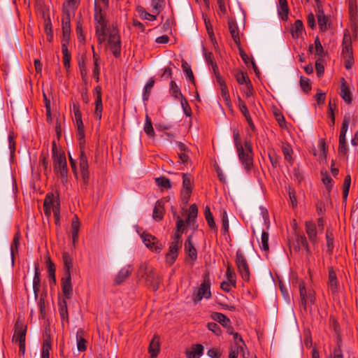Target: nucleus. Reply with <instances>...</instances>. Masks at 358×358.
<instances>
[{"mask_svg":"<svg viewBox=\"0 0 358 358\" xmlns=\"http://www.w3.org/2000/svg\"><path fill=\"white\" fill-rule=\"evenodd\" d=\"M94 20L96 22V36L97 37V41L99 44H101L106 39L107 32L111 30L112 28L108 27L106 15L101 9L98 10L96 8Z\"/></svg>","mask_w":358,"mask_h":358,"instance_id":"obj_1","label":"nucleus"},{"mask_svg":"<svg viewBox=\"0 0 358 358\" xmlns=\"http://www.w3.org/2000/svg\"><path fill=\"white\" fill-rule=\"evenodd\" d=\"M52 152L55 171L57 173H59L61 177L66 178L68 174L66 159L64 153L58 154L57 148L55 141L52 143Z\"/></svg>","mask_w":358,"mask_h":358,"instance_id":"obj_2","label":"nucleus"},{"mask_svg":"<svg viewBox=\"0 0 358 358\" xmlns=\"http://www.w3.org/2000/svg\"><path fill=\"white\" fill-rule=\"evenodd\" d=\"M239 160L247 171H250L253 165L252 147L250 141L245 140L244 145L236 148Z\"/></svg>","mask_w":358,"mask_h":358,"instance_id":"obj_3","label":"nucleus"},{"mask_svg":"<svg viewBox=\"0 0 358 358\" xmlns=\"http://www.w3.org/2000/svg\"><path fill=\"white\" fill-rule=\"evenodd\" d=\"M138 274L145 277L146 285L156 291L159 287L160 278L156 275L151 268H148L145 264L141 265L138 270Z\"/></svg>","mask_w":358,"mask_h":358,"instance_id":"obj_4","label":"nucleus"},{"mask_svg":"<svg viewBox=\"0 0 358 358\" xmlns=\"http://www.w3.org/2000/svg\"><path fill=\"white\" fill-rule=\"evenodd\" d=\"M108 35V45L115 57L120 56L121 53V40L118 30L113 27L112 29L107 32Z\"/></svg>","mask_w":358,"mask_h":358,"instance_id":"obj_5","label":"nucleus"},{"mask_svg":"<svg viewBox=\"0 0 358 358\" xmlns=\"http://www.w3.org/2000/svg\"><path fill=\"white\" fill-rule=\"evenodd\" d=\"M236 264L243 280L249 281L250 275L249 265L243 252L239 250L236 252Z\"/></svg>","mask_w":358,"mask_h":358,"instance_id":"obj_6","label":"nucleus"},{"mask_svg":"<svg viewBox=\"0 0 358 358\" xmlns=\"http://www.w3.org/2000/svg\"><path fill=\"white\" fill-rule=\"evenodd\" d=\"M299 288L301 298V304L303 306L304 310H306V307L308 303L313 304L315 303V292L312 289L307 291L303 281L300 282Z\"/></svg>","mask_w":358,"mask_h":358,"instance_id":"obj_7","label":"nucleus"},{"mask_svg":"<svg viewBox=\"0 0 358 358\" xmlns=\"http://www.w3.org/2000/svg\"><path fill=\"white\" fill-rule=\"evenodd\" d=\"M145 245L152 252L159 253L162 250V245L158 241L157 238L150 234L143 232L141 235Z\"/></svg>","mask_w":358,"mask_h":358,"instance_id":"obj_8","label":"nucleus"},{"mask_svg":"<svg viewBox=\"0 0 358 358\" xmlns=\"http://www.w3.org/2000/svg\"><path fill=\"white\" fill-rule=\"evenodd\" d=\"M185 252L186 253V262L193 266L197 259V251L192 241V236H189L185 242Z\"/></svg>","mask_w":358,"mask_h":358,"instance_id":"obj_9","label":"nucleus"},{"mask_svg":"<svg viewBox=\"0 0 358 358\" xmlns=\"http://www.w3.org/2000/svg\"><path fill=\"white\" fill-rule=\"evenodd\" d=\"M192 192V178L189 174L182 173V200L187 203Z\"/></svg>","mask_w":358,"mask_h":358,"instance_id":"obj_10","label":"nucleus"},{"mask_svg":"<svg viewBox=\"0 0 358 358\" xmlns=\"http://www.w3.org/2000/svg\"><path fill=\"white\" fill-rule=\"evenodd\" d=\"M211 297L210 292V282L208 278L205 279L201 284L195 296H193V300L195 302L200 301L203 298L210 299Z\"/></svg>","mask_w":358,"mask_h":358,"instance_id":"obj_11","label":"nucleus"},{"mask_svg":"<svg viewBox=\"0 0 358 358\" xmlns=\"http://www.w3.org/2000/svg\"><path fill=\"white\" fill-rule=\"evenodd\" d=\"M80 171L81 173V177L83 180V182L85 185H87L89 182V171H88V162L86 155H85L83 150L80 151Z\"/></svg>","mask_w":358,"mask_h":358,"instance_id":"obj_12","label":"nucleus"},{"mask_svg":"<svg viewBox=\"0 0 358 358\" xmlns=\"http://www.w3.org/2000/svg\"><path fill=\"white\" fill-rule=\"evenodd\" d=\"M133 270V266L130 264L122 267L115 276L114 284L116 285H121L131 275Z\"/></svg>","mask_w":358,"mask_h":358,"instance_id":"obj_13","label":"nucleus"},{"mask_svg":"<svg viewBox=\"0 0 358 358\" xmlns=\"http://www.w3.org/2000/svg\"><path fill=\"white\" fill-rule=\"evenodd\" d=\"M12 341L13 343L18 345L19 352L20 353L22 351V323L20 318L15 324Z\"/></svg>","mask_w":358,"mask_h":358,"instance_id":"obj_14","label":"nucleus"},{"mask_svg":"<svg viewBox=\"0 0 358 358\" xmlns=\"http://www.w3.org/2000/svg\"><path fill=\"white\" fill-rule=\"evenodd\" d=\"M342 47V55L343 58L353 57L351 36L348 31L344 34Z\"/></svg>","mask_w":358,"mask_h":358,"instance_id":"obj_15","label":"nucleus"},{"mask_svg":"<svg viewBox=\"0 0 358 358\" xmlns=\"http://www.w3.org/2000/svg\"><path fill=\"white\" fill-rule=\"evenodd\" d=\"M228 27L231 36L234 40V43H236V45H239V43H241V31L234 19L230 18L228 20Z\"/></svg>","mask_w":358,"mask_h":358,"instance_id":"obj_16","label":"nucleus"},{"mask_svg":"<svg viewBox=\"0 0 358 358\" xmlns=\"http://www.w3.org/2000/svg\"><path fill=\"white\" fill-rule=\"evenodd\" d=\"M62 289L65 297L64 299H71L73 295L71 275H65L62 279Z\"/></svg>","mask_w":358,"mask_h":358,"instance_id":"obj_17","label":"nucleus"},{"mask_svg":"<svg viewBox=\"0 0 358 358\" xmlns=\"http://www.w3.org/2000/svg\"><path fill=\"white\" fill-rule=\"evenodd\" d=\"M216 80L218 84L220 85L221 96L222 98L223 99V101L227 106H230L231 99L228 87L225 83V81L223 80V78L220 76V74L216 75Z\"/></svg>","mask_w":358,"mask_h":358,"instance_id":"obj_18","label":"nucleus"},{"mask_svg":"<svg viewBox=\"0 0 358 358\" xmlns=\"http://www.w3.org/2000/svg\"><path fill=\"white\" fill-rule=\"evenodd\" d=\"M55 203H57V197L55 196L54 194L52 192H49L46 194L45 198L44 199L43 202V208L45 209V213L46 215H50L51 211V208L53 209L55 208H57L55 206ZM58 205V203H57Z\"/></svg>","mask_w":358,"mask_h":358,"instance_id":"obj_19","label":"nucleus"},{"mask_svg":"<svg viewBox=\"0 0 358 358\" xmlns=\"http://www.w3.org/2000/svg\"><path fill=\"white\" fill-rule=\"evenodd\" d=\"M306 232L313 244L317 243V229L315 224L312 221H307L305 223Z\"/></svg>","mask_w":358,"mask_h":358,"instance_id":"obj_20","label":"nucleus"},{"mask_svg":"<svg viewBox=\"0 0 358 358\" xmlns=\"http://www.w3.org/2000/svg\"><path fill=\"white\" fill-rule=\"evenodd\" d=\"M203 352V346L201 344H195L187 350L185 353L187 358H199Z\"/></svg>","mask_w":358,"mask_h":358,"instance_id":"obj_21","label":"nucleus"},{"mask_svg":"<svg viewBox=\"0 0 358 358\" xmlns=\"http://www.w3.org/2000/svg\"><path fill=\"white\" fill-rule=\"evenodd\" d=\"M20 239H21V233L20 229L18 228L17 231L14 236L13 242L10 245V255L12 258V262H14V258L15 254L18 252V248L20 245Z\"/></svg>","mask_w":358,"mask_h":358,"instance_id":"obj_22","label":"nucleus"},{"mask_svg":"<svg viewBox=\"0 0 358 358\" xmlns=\"http://www.w3.org/2000/svg\"><path fill=\"white\" fill-rule=\"evenodd\" d=\"M164 202L162 200H159L156 202L153 213L152 217L155 220H162L164 215Z\"/></svg>","mask_w":358,"mask_h":358,"instance_id":"obj_23","label":"nucleus"},{"mask_svg":"<svg viewBox=\"0 0 358 358\" xmlns=\"http://www.w3.org/2000/svg\"><path fill=\"white\" fill-rule=\"evenodd\" d=\"M329 287L333 294H336L338 289V284L336 273L332 268L329 270Z\"/></svg>","mask_w":358,"mask_h":358,"instance_id":"obj_24","label":"nucleus"},{"mask_svg":"<svg viewBox=\"0 0 358 358\" xmlns=\"http://www.w3.org/2000/svg\"><path fill=\"white\" fill-rule=\"evenodd\" d=\"M340 95L346 103L350 104L352 103L351 93L344 78H342Z\"/></svg>","mask_w":358,"mask_h":358,"instance_id":"obj_25","label":"nucleus"},{"mask_svg":"<svg viewBox=\"0 0 358 358\" xmlns=\"http://www.w3.org/2000/svg\"><path fill=\"white\" fill-rule=\"evenodd\" d=\"M303 31V24L300 20H296L291 28V34L293 38H298Z\"/></svg>","mask_w":358,"mask_h":358,"instance_id":"obj_26","label":"nucleus"},{"mask_svg":"<svg viewBox=\"0 0 358 358\" xmlns=\"http://www.w3.org/2000/svg\"><path fill=\"white\" fill-rule=\"evenodd\" d=\"M278 15L282 20H287L289 14V8L287 0H279L278 9Z\"/></svg>","mask_w":358,"mask_h":358,"instance_id":"obj_27","label":"nucleus"},{"mask_svg":"<svg viewBox=\"0 0 358 358\" xmlns=\"http://www.w3.org/2000/svg\"><path fill=\"white\" fill-rule=\"evenodd\" d=\"M62 259L64 262V275H71V269L73 267L72 258L68 252H63Z\"/></svg>","mask_w":358,"mask_h":358,"instance_id":"obj_28","label":"nucleus"},{"mask_svg":"<svg viewBox=\"0 0 358 358\" xmlns=\"http://www.w3.org/2000/svg\"><path fill=\"white\" fill-rule=\"evenodd\" d=\"M59 312L62 322L64 323L66 322V323H69L68 308L66 299H63L62 301H59Z\"/></svg>","mask_w":358,"mask_h":358,"instance_id":"obj_29","label":"nucleus"},{"mask_svg":"<svg viewBox=\"0 0 358 358\" xmlns=\"http://www.w3.org/2000/svg\"><path fill=\"white\" fill-rule=\"evenodd\" d=\"M80 225L78 217L77 215H75L71 221L72 240L73 244L78 241Z\"/></svg>","mask_w":358,"mask_h":358,"instance_id":"obj_30","label":"nucleus"},{"mask_svg":"<svg viewBox=\"0 0 358 358\" xmlns=\"http://www.w3.org/2000/svg\"><path fill=\"white\" fill-rule=\"evenodd\" d=\"M159 352V338L155 336L149 345V353L151 355V358H156Z\"/></svg>","mask_w":358,"mask_h":358,"instance_id":"obj_31","label":"nucleus"},{"mask_svg":"<svg viewBox=\"0 0 358 358\" xmlns=\"http://www.w3.org/2000/svg\"><path fill=\"white\" fill-rule=\"evenodd\" d=\"M319 28L321 31L325 32L331 27V22L327 15L320 16L317 18Z\"/></svg>","mask_w":358,"mask_h":358,"instance_id":"obj_32","label":"nucleus"},{"mask_svg":"<svg viewBox=\"0 0 358 358\" xmlns=\"http://www.w3.org/2000/svg\"><path fill=\"white\" fill-rule=\"evenodd\" d=\"M212 318L220 323L223 327H227L231 323L230 320L224 314L221 313H213L212 314Z\"/></svg>","mask_w":358,"mask_h":358,"instance_id":"obj_33","label":"nucleus"},{"mask_svg":"<svg viewBox=\"0 0 358 358\" xmlns=\"http://www.w3.org/2000/svg\"><path fill=\"white\" fill-rule=\"evenodd\" d=\"M93 50V59H94V69L92 71L93 76L96 81L98 83L99 81V71L100 67L99 64V57L95 54L94 46H92Z\"/></svg>","mask_w":358,"mask_h":358,"instance_id":"obj_34","label":"nucleus"},{"mask_svg":"<svg viewBox=\"0 0 358 358\" xmlns=\"http://www.w3.org/2000/svg\"><path fill=\"white\" fill-rule=\"evenodd\" d=\"M83 331L82 330L78 331L76 334L77 348L78 350L80 352H84L87 349V341L84 338H83Z\"/></svg>","mask_w":358,"mask_h":358,"instance_id":"obj_35","label":"nucleus"},{"mask_svg":"<svg viewBox=\"0 0 358 358\" xmlns=\"http://www.w3.org/2000/svg\"><path fill=\"white\" fill-rule=\"evenodd\" d=\"M222 232L223 235H227L229 234V220L228 216L226 210H223L222 214Z\"/></svg>","mask_w":358,"mask_h":358,"instance_id":"obj_36","label":"nucleus"},{"mask_svg":"<svg viewBox=\"0 0 358 358\" xmlns=\"http://www.w3.org/2000/svg\"><path fill=\"white\" fill-rule=\"evenodd\" d=\"M164 0H152L151 6L152 8V13L155 14H159L164 7Z\"/></svg>","mask_w":358,"mask_h":358,"instance_id":"obj_37","label":"nucleus"},{"mask_svg":"<svg viewBox=\"0 0 358 358\" xmlns=\"http://www.w3.org/2000/svg\"><path fill=\"white\" fill-rule=\"evenodd\" d=\"M144 131L146 133L148 136H149L151 138H153L155 136V131L152 124L151 120L148 115H145Z\"/></svg>","mask_w":358,"mask_h":358,"instance_id":"obj_38","label":"nucleus"},{"mask_svg":"<svg viewBox=\"0 0 358 358\" xmlns=\"http://www.w3.org/2000/svg\"><path fill=\"white\" fill-rule=\"evenodd\" d=\"M63 62L64 66L66 70L70 69V62L71 59V53L68 50L67 47L62 45Z\"/></svg>","mask_w":358,"mask_h":358,"instance_id":"obj_39","label":"nucleus"},{"mask_svg":"<svg viewBox=\"0 0 358 358\" xmlns=\"http://www.w3.org/2000/svg\"><path fill=\"white\" fill-rule=\"evenodd\" d=\"M203 50H204V57H205V59H206V62L209 64V65H211L213 69V71L215 73V76L217 74H219L217 73V64L214 62L213 59H214V57H213V55L212 52H206V50L205 48H203Z\"/></svg>","mask_w":358,"mask_h":358,"instance_id":"obj_40","label":"nucleus"},{"mask_svg":"<svg viewBox=\"0 0 358 358\" xmlns=\"http://www.w3.org/2000/svg\"><path fill=\"white\" fill-rule=\"evenodd\" d=\"M350 184H351V177L350 175H347L345 177L344 182H343V199L344 201H346L348 199Z\"/></svg>","mask_w":358,"mask_h":358,"instance_id":"obj_41","label":"nucleus"},{"mask_svg":"<svg viewBox=\"0 0 358 358\" xmlns=\"http://www.w3.org/2000/svg\"><path fill=\"white\" fill-rule=\"evenodd\" d=\"M170 90H171V93L172 94V96L176 99H181L182 97H183L184 96L182 94L179 87H178V85H176V83L174 82V81H171L170 83Z\"/></svg>","mask_w":358,"mask_h":358,"instance_id":"obj_42","label":"nucleus"},{"mask_svg":"<svg viewBox=\"0 0 358 358\" xmlns=\"http://www.w3.org/2000/svg\"><path fill=\"white\" fill-rule=\"evenodd\" d=\"M282 151L284 155L285 159L289 162H292V153L293 150L290 145L289 144H283L282 146Z\"/></svg>","mask_w":358,"mask_h":358,"instance_id":"obj_43","label":"nucleus"},{"mask_svg":"<svg viewBox=\"0 0 358 358\" xmlns=\"http://www.w3.org/2000/svg\"><path fill=\"white\" fill-rule=\"evenodd\" d=\"M350 116L349 115L344 116L343 122H342V125H341V131H340L339 137H345L346 133L348 131V127L350 124Z\"/></svg>","mask_w":358,"mask_h":358,"instance_id":"obj_44","label":"nucleus"},{"mask_svg":"<svg viewBox=\"0 0 358 358\" xmlns=\"http://www.w3.org/2000/svg\"><path fill=\"white\" fill-rule=\"evenodd\" d=\"M198 214V208L196 204H192L189 207L188 217L186 220L187 223H190L195 220Z\"/></svg>","mask_w":358,"mask_h":358,"instance_id":"obj_45","label":"nucleus"},{"mask_svg":"<svg viewBox=\"0 0 358 358\" xmlns=\"http://www.w3.org/2000/svg\"><path fill=\"white\" fill-rule=\"evenodd\" d=\"M78 66H79L82 79L83 80H85L87 75V69H86L85 57V56H83L78 60Z\"/></svg>","mask_w":358,"mask_h":358,"instance_id":"obj_46","label":"nucleus"},{"mask_svg":"<svg viewBox=\"0 0 358 358\" xmlns=\"http://www.w3.org/2000/svg\"><path fill=\"white\" fill-rule=\"evenodd\" d=\"M154 84H155V80L152 78L150 79L148 81V83L145 84V85L144 87V93H143V101L148 100L150 90L152 88V87L154 86Z\"/></svg>","mask_w":358,"mask_h":358,"instance_id":"obj_47","label":"nucleus"},{"mask_svg":"<svg viewBox=\"0 0 358 358\" xmlns=\"http://www.w3.org/2000/svg\"><path fill=\"white\" fill-rule=\"evenodd\" d=\"M237 47H238V50H239L240 56L242 58V59L244 61V62L245 64H248V62L250 61L252 64L253 68L255 69V70H256L257 69V66H256V64H255V62L253 60H252L248 57V55L244 52V50H243V48L241 47V43H239V45H237Z\"/></svg>","mask_w":358,"mask_h":358,"instance_id":"obj_48","label":"nucleus"},{"mask_svg":"<svg viewBox=\"0 0 358 358\" xmlns=\"http://www.w3.org/2000/svg\"><path fill=\"white\" fill-rule=\"evenodd\" d=\"M62 31L63 33H70L71 32V21L69 15H66L62 20Z\"/></svg>","mask_w":358,"mask_h":358,"instance_id":"obj_49","label":"nucleus"},{"mask_svg":"<svg viewBox=\"0 0 358 358\" xmlns=\"http://www.w3.org/2000/svg\"><path fill=\"white\" fill-rule=\"evenodd\" d=\"M102 110H103L102 99L95 100L94 116H95V118L99 121H100L101 119Z\"/></svg>","mask_w":358,"mask_h":358,"instance_id":"obj_50","label":"nucleus"},{"mask_svg":"<svg viewBox=\"0 0 358 358\" xmlns=\"http://www.w3.org/2000/svg\"><path fill=\"white\" fill-rule=\"evenodd\" d=\"M182 68L184 72L185 73L186 77L189 78L192 83H194V77L192 71L187 62L182 61Z\"/></svg>","mask_w":358,"mask_h":358,"instance_id":"obj_51","label":"nucleus"},{"mask_svg":"<svg viewBox=\"0 0 358 358\" xmlns=\"http://www.w3.org/2000/svg\"><path fill=\"white\" fill-rule=\"evenodd\" d=\"M156 183L159 187L170 189L171 187L170 180L165 177H159L155 179Z\"/></svg>","mask_w":358,"mask_h":358,"instance_id":"obj_52","label":"nucleus"},{"mask_svg":"<svg viewBox=\"0 0 358 358\" xmlns=\"http://www.w3.org/2000/svg\"><path fill=\"white\" fill-rule=\"evenodd\" d=\"M226 276H227V280L231 282V283L232 284V286L234 287H236V273H234V271H233L231 269V266L229 264H228L227 267Z\"/></svg>","mask_w":358,"mask_h":358,"instance_id":"obj_53","label":"nucleus"},{"mask_svg":"<svg viewBox=\"0 0 358 358\" xmlns=\"http://www.w3.org/2000/svg\"><path fill=\"white\" fill-rule=\"evenodd\" d=\"M50 350H51L50 341H48V340L45 341L43 344L41 358H49Z\"/></svg>","mask_w":358,"mask_h":358,"instance_id":"obj_54","label":"nucleus"},{"mask_svg":"<svg viewBox=\"0 0 358 358\" xmlns=\"http://www.w3.org/2000/svg\"><path fill=\"white\" fill-rule=\"evenodd\" d=\"M235 77H236V81L240 85L246 84V85H247L248 81H250L247 74L242 71L237 72L235 75Z\"/></svg>","mask_w":358,"mask_h":358,"instance_id":"obj_55","label":"nucleus"},{"mask_svg":"<svg viewBox=\"0 0 358 358\" xmlns=\"http://www.w3.org/2000/svg\"><path fill=\"white\" fill-rule=\"evenodd\" d=\"M300 86L305 93H308L311 90L310 80L307 78L301 77Z\"/></svg>","mask_w":358,"mask_h":358,"instance_id":"obj_56","label":"nucleus"},{"mask_svg":"<svg viewBox=\"0 0 358 358\" xmlns=\"http://www.w3.org/2000/svg\"><path fill=\"white\" fill-rule=\"evenodd\" d=\"M268 242V234L265 231H262V237H261V248L266 252L268 251V250H269Z\"/></svg>","mask_w":358,"mask_h":358,"instance_id":"obj_57","label":"nucleus"},{"mask_svg":"<svg viewBox=\"0 0 358 358\" xmlns=\"http://www.w3.org/2000/svg\"><path fill=\"white\" fill-rule=\"evenodd\" d=\"M180 100L181 106L182 108V110H183L185 114L188 117L191 116L192 110H191V108H190L187 99L183 96L181 99H180Z\"/></svg>","mask_w":358,"mask_h":358,"instance_id":"obj_58","label":"nucleus"},{"mask_svg":"<svg viewBox=\"0 0 358 358\" xmlns=\"http://www.w3.org/2000/svg\"><path fill=\"white\" fill-rule=\"evenodd\" d=\"M240 350H243V345H238L236 343V345H235L231 348L229 353V358H237Z\"/></svg>","mask_w":358,"mask_h":358,"instance_id":"obj_59","label":"nucleus"},{"mask_svg":"<svg viewBox=\"0 0 358 358\" xmlns=\"http://www.w3.org/2000/svg\"><path fill=\"white\" fill-rule=\"evenodd\" d=\"M315 53L320 57L324 55L323 47L318 37L315 40Z\"/></svg>","mask_w":358,"mask_h":358,"instance_id":"obj_60","label":"nucleus"},{"mask_svg":"<svg viewBox=\"0 0 358 358\" xmlns=\"http://www.w3.org/2000/svg\"><path fill=\"white\" fill-rule=\"evenodd\" d=\"M322 182L326 186L327 189L329 192L332 187V184H331L332 179L327 173H324V174L322 173Z\"/></svg>","mask_w":358,"mask_h":358,"instance_id":"obj_61","label":"nucleus"},{"mask_svg":"<svg viewBox=\"0 0 358 358\" xmlns=\"http://www.w3.org/2000/svg\"><path fill=\"white\" fill-rule=\"evenodd\" d=\"M33 289L35 294L39 292L40 289V277L39 273L37 271V269L36 270L35 275L33 279Z\"/></svg>","mask_w":358,"mask_h":358,"instance_id":"obj_62","label":"nucleus"},{"mask_svg":"<svg viewBox=\"0 0 358 358\" xmlns=\"http://www.w3.org/2000/svg\"><path fill=\"white\" fill-rule=\"evenodd\" d=\"M233 137H234V143H235L236 148H241V146H243L241 141L240 133H239L238 129H234Z\"/></svg>","mask_w":358,"mask_h":358,"instance_id":"obj_63","label":"nucleus"},{"mask_svg":"<svg viewBox=\"0 0 358 358\" xmlns=\"http://www.w3.org/2000/svg\"><path fill=\"white\" fill-rule=\"evenodd\" d=\"M206 218V220L208 223V225L209 227V228L213 230V231L215 232H217V227L216 226V224L214 221V217L213 215H210V216H206L205 217Z\"/></svg>","mask_w":358,"mask_h":358,"instance_id":"obj_64","label":"nucleus"}]
</instances>
